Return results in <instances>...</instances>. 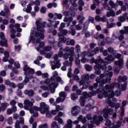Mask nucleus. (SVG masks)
<instances>
[{"label":"nucleus","instance_id":"obj_1","mask_svg":"<svg viewBox=\"0 0 128 128\" xmlns=\"http://www.w3.org/2000/svg\"><path fill=\"white\" fill-rule=\"evenodd\" d=\"M36 24L37 32H36L34 28L32 29L28 44L32 42L35 46L36 51L39 52L40 54L44 55L46 54V52L52 50V46H46L44 47L46 44L44 42H40V38L44 39V28H46V22H42V18H38Z\"/></svg>","mask_w":128,"mask_h":128},{"label":"nucleus","instance_id":"obj_2","mask_svg":"<svg viewBox=\"0 0 128 128\" xmlns=\"http://www.w3.org/2000/svg\"><path fill=\"white\" fill-rule=\"evenodd\" d=\"M114 73L112 72L105 71L103 74H100V78L98 77L96 80L98 83L100 84V88H98L96 92L94 90H92L91 92L88 93L86 92H83L82 95L84 96H82L80 97V104L81 106H84L85 104L84 102H86V98H92V96H94L96 94H98V98L102 99L104 98H106L108 93L106 91L102 88V84H106V82H110L112 80V76Z\"/></svg>","mask_w":128,"mask_h":128},{"label":"nucleus","instance_id":"obj_3","mask_svg":"<svg viewBox=\"0 0 128 128\" xmlns=\"http://www.w3.org/2000/svg\"><path fill=\"white\" fill-rule=\"evenodd\" d=\"M60 32L58 34V36H59V42L54 40V38H52V36H48L50 40H48V42L50 46H53L54 50H58V48L62 46V43L64 44L66 42V38L64 37V36H66L68 34V30L62 29V30H60Z\"/></svg>","mask_w":128,"mask_h":128},{"label":"nucleus","instance_id":"obj_4","mask_svg":"<svg viewBox=\"0 0 128 128\" xmlns=\"http://www.w3.org/2000/svg\"><path fill=\"white\" fill-rule=\"evenodd\" d=\"M50 110V106L44 102H42L40 103V107L38 108L36 106H34V108L30 110V113L33 114V116H35V118H36V116H38V110H39L42 114H44L46 113V118H52V113L50 111H49Z\"/></svg>","mask_w":128,"mask_h":128},{"label":"nucleus","instance_id":"obj_5","mask_svg":"<svg viewBox=\"0 0 128 128\" xmlns=\"http://www.w3.org/2000/svg\"><path fill=\"white\" fill-rule=\"evenodd\" d=\"M23 70H24V74L26 76L24 78V80H23V83H19L17 85L18 88L20 89L23 88L24 84H26L30 82L28 76H30V74H34V70L28 67V65H25Z\"/></svg>","mask_w":128,"mask_h":128},{"label":"nucleus","instance_id":"obj_6","mask_svg":"<svg viewBox=\"0 0 128 128\" xmlns=\"http://www.w3.org/2000/svg\"><path fill=\"white\" fill-rule=\"evenodd\" d=\"M58 74L56 71L52 73V76L50 78H48L45 80V81H42L40 84H57V86H58V82H60L61 84H64V82L62 78L60 76H58Z\"/></svg>","mask_w":128,"mask_h":128},{"label":"nucleus","instance_id":"obj_7","mask_svg":"<svg viewBox=\"0 0 128 128\" xmlns=\"http://www.w3.org/2000/svg\"><path fill=\"white\" fill-rule=\"evenodd\" d=\"M114 58H118V60H119L118 61H114V64H115V66H118V68L116 67L114 70V74H118L120 72V70L122 68V66L124 64V58H122V54H117Z\"/></svg>","mask_w":128,"mask_h":128},{"label":"nucleus","instance_id":"obj_8","mask_svg":"<svg viewBox=\"0 0 128 128\" xmlns=\"http://www.w3.org/2000/svg\"><path fill=\"white\" fill-rule=\"evenodd\" d=\"M115 86L116 88H120V90L124 92L126 90V83L122 84L118 82H112L110 86L108 84L106 85L105 88L106 90H114Z\"/></svg>","mask_w":128,"mask_h":128},{"label":"nucleus","instance_id":"obj_9","mask_svg":"<svg viewBox=\"0 0 128 128\" xmlns=\"http://www.w3.org/2000/svg\"><path fill=\"white\" fill-rule=\"evenodd\" d=\"M103 116L104 118L108 119L110 118L109 116H112V120H114L116 118V112L114 113V110L110 108H108V106L106 107L103 110Z\"/></svg>","mask_w":128,"mask_h":128},{"label":"nucleus","instance_id":"obj_10","mask_svg":"<svg viewBox=\"0 0 128 128\" xmlns=\"http://www.w3.org/2000/svg\"><path fill=\"white\" fill-rule=\"evenodd\" d=\"M47 85L48 86H40V88L42 90H50L51 94H54L56 89L58 88V83L56 82L55 84H52L50 82Z\"/></svg>","mask_w":128,"mask_h":128},{"label":"nucleus","instance_id":"obj_11","mask_svg":"<svg viewBox=\"0 0 128 128\" xmlns=\"http://www.w3.org/2000/svg\"><path fill=\"white\" fill-rule=\"evenodd\" d=\"M103 64V65L100 64L98 65H95L94 66V70H96L94 72L95 74H96L97 76H100V74L102 72L100 70H106V66H108V62H104Z\"/></svg>","mask_w":128,"mask_h":128},{"label":"nucleus","instance_id":"obj_12","mask_svg":"<svg viewBox=\"0 0 128 128\" xmlns=\"http://www.w3.org/2000/svg\"><path fill=\"white\" fill-rule=\"evenodd\" d=\"M64 52H69V53H65L63 55V58L64 60H68V58H70V56H74V47H66L64 50Z\"/></svg>","mask_w":128,"mask_h":128},{"label":"nucleus","instance_id":"obj_13","mask_svg":"<svg viewBox=\"0 0 128 128\" xmlns=\"http://www.w3.org/2000/svg\"><path fill=\"white\" fill-rule=\"evenodd\" d=\"M107 94L106 98H108L106 100H110L112 98H114V96H120V90H116L115 92L113 91V90H108V92L106 91Z\"/></svg>","mask_w":128,"mask_h":128},{"label":"nucleus","instance_id":"obj_14","mask_svg":"<svg viewBox=\"0 0 128 128\" xmlns=\"http://www.w3.org/2000/svg\"><path fill=\"white\" fill-rule=\"evenodd\" d=\"M34 100L31 99V102L26 100L24 101V110H30V112L31 110L34 108V107L32 108V106L34 105Z\"/></svg>","mask_w":128,"mask_h":128},{"label":"nucleus","instance_id":"obj_15","mask_svg":"<svg viewBox=\"0 0 128 128\" xmlns=\"http://www.w3.org/2000/svg\"><path fill=\"white\" fill-rule=\"evenodd\" d=\"M98 59H94V58H92L89 60V62L90 64H95L96 66H98V64H104L106 62L100 56H98Z\"/></svg>","mask_w":128,"mask_h":128},{"label":"nucleus","instance_id":"obj_16","mask_svg":"<svg viewBox=\"0 0 128 128\" xmlns=\"http://www.w3.org/2000/svg\"><path fill=\"white\" fill-rule=\"evenodd\" d=\"M20 24H16L14 26L12 24H10L9 26L10 28L11 29L10 34H16V30L14 29V28H15L17 30V32H22V28H20Z\"/></svg>","mask_w":128,"mask_h":128},{"label":"nucleus","instance_id":"obj_17","mask_svg":"<svg viewBox=\"0 0 128 128\" xmlns=\"http://www.w3.org/2000/svg\"><path fill=\"white\" fill-rule=\"evenodd\" d=\"M103 6L106 10H110V12H108L106 13L107 18H110V16H116L114 12L112 10V8L108 6V4H104Z\"/></svg>","mask_w":128,"mask_h":128},{"label":"nucleus","instance_id":"obj_18","mask_svg":"<svg viewBox=\"0 0 128 128\" xmlns=\"http://www.w3.org/2000/svg\"><path fill=\"white\" fill-rule=\"evenodd\" d=\"M103 120L104 118L102 116V115H100L98 116H94L92 120L90 121V122H92V124H97V126H98V124H100V122Z\"/></svg>","mask_w":128,"mask_h":128},{"label":"nucleus","instance_id":"obj_19","mask_svg":"<svg viewBox=\"0 0 128 128\" xmlns=\"http://www.w3.org/2000/svg\"><path fill=\"white\" fill-rule=\"evenodd\" d=\"M70 0L74 8H76L78 6V4L76 2L78 0ZM79 7L78 10H80V12H82V6H84V1L82 0H79L78 2Z\"/></svg>","mask_w":128,"mask_h":128},{"label":"nucleus","instance_id":"obj_20","mask_svg":"<svg viewBox=\"0 0 128 128\" xmlns=\"http://www.w3.org/2000/svg\"><path fill=\"white\" fill-rule=\"evenodd\" d=\"M59 96L60 97H58L56 100V104H60V102H63L66 98V94L64 92H61Z\"/></svg>","mask_w":128,"mask_h":128},{"label":"nucleus","instance_id":"obj_21","mask_svg":"<svg viewBox=\"0 0 128 128\" xmlns=\"http://www.w3.org/2000/svg\"><path fill=\"white\" fill-rule=\"evenodd\" d=\"M0 38L2 40L0 41V46H1L8 48V40H6L4 32L0 33Z\"/></svg>","mask_w":128,"mask_h":128},{"label":"nucleus","instance_id":"obj_22","mask_svg":"<svg viewBox=\"0 0 128 128\" xmlns=\"http://www.w3.org/2000/svg\"><path fill=\"white\" fill-rule=\"evenodd\" d=\"M60 117L62 116H64V113L62 112H60L58 114V115L56 116V117L54 118V120H56L57 122H58L59 124H64V120H62V119Z\"/></svg>","mask_w":128,"mask_h":128},{"label":"nucleus","instance_id":"obj_23","mask_svg":"<svg viewBox=\"0 0 128 128\" xmlns=\"http://www.w3.org/2000/svg\"><path fill=\"white\" fill-rule=\"evenodd\" d=\"M4 10L5 13L3 10L1 11L0 12V16H6V18H8L10 16V10H8V6H4Z\"/></svg>","mask_w":128,"mask_h":128},{"label":"nucleus","instance_id":"obj_24","mask_svg":"<svg viewBox=\"0 0 128 128\" xmlns=\"http://www.w3.org/2000/svg\"><path fill=\"white\" fill-rule=\"evenodd\" d=\"M81 80L80 82V86H82L84 84H86V81L90 80V75L88 74H83L81 76Z\"/></svg>","mask_w":128,"mask_h":128},{"label":"nucleus","instance_id":"obj_25","mask_svg":"<svg viewBox=\"0 0 128 128\" xmlns=\"http://www.w3.org/2000/svg\"><path fill=\"white\" fill-rule=\"evenodd\" d=\"M106 102L108 104L109 106H110V108H114L115 106L116 110H118V108L120 106V104L116 103L115 105L114 103L112 102V100H106Z\"/></svg>","mask_w":128,"mask_h":128},{"label":"nucleus","instance_id":"obj_26","mask_svg":"<svg viewBox=\"0 0 128 128\" xmlns=\"http://www.w3.org/2000/svg\"><path fill=\"white\" fill-rule=\"evenodd\" d=\"M48 20L50 22L47 24V26H48V28H52V26H54V28H58V26L60 24V21H57L54 22L52 21L50 19H48Z\"/></svg>","mask_w":128,"mask_h":128},{"label":"nucleus","instance_id":"obj_27","mask_svg":"<svg viewBox=\"0 0 128 128\" xmlns=\"http://www.w3.org/2000/svg\"><path fill=\"white\" fill-rule=\"evenodd\" d=\"M80 112V107L78 106H74L72 108V113L74 116H76Z\"/></svg>","mask_w":128,"mask_h":128},{"label":"nucleus","instance_id":"obj_28","mask_svg":"<svg viewBox=\"0 0 128 128\" xmlns=\"http://www.w3.org/2000/svg\"><path fill=\"white\" fill-rule=\"evenodd\" d=\"M20 124H24V118H22V117L20 118V121L17 120L16 122V123L14 124V128H20Z\"/></svg>","mask_w":128,"mask_h":128},{"label":"nucleus","instance_id":"obj_29","mask_svg":"<svg viewBox=\"0 0 128 128\" xmlns=\"http://www.w3.org/2000/svg\"><path fill=\"white\" fill-rule=\"evenodd\" d=\"M80 54H75V64L76 66H78V68H82V66L80 65Z\"/></svg>","mask_w":128,"mask_h":128},{"label":"nucleus","instance_id":"obj_30","mask_svg":"<svg viewBox=\"0 0 128 128\" xmlns=\"http://www.w3.org/2000/svg\"><path fill=\"white\" fill-rule=\"evenodd\" d=\"M104 60H107L108 62H107L108 64H110L112 62H114V60H116V58L112 56V54H109L107 57L105 58Z\"/></svg>","mask_w":128,"mask_h":128},{"label":"nucleus","instance_id":"obj_31","mask_svg":"<svg viewBox=\"0 0 128 128\" xmlns=\"http://www.w3.org/2000/svg\"><path fill=\"white\" fill-rule=\"evenodd\" d=\"M54 64H56V68H60L62 65L60 64V60H58V55L56 54L54 56Z\"/></svg>","mask_w":128,"mask_h":128},{"label":"nucleus","instance_id":"obj_32","mask_svg":"<svg viewBox=\"0 0 128 128\" xmlns=\"http://www.w3.org/2000/svg\"><path fill=\"white\" fill-rule=\"evenodd\" d=\"M72 16H69V18L68 16H66L64 19V22H68L67 26H70V22H72Z\"/></svg>","mask_w":128,"mask_h":128},{"label":"nucleus","instance_id":"obj_33","mask_svg":"<svg viewBox=\"0 0 128 128\" xmlns=\"http://www.w3.org/2000/svg\"><path fill=\"white\" fill-rule=\"evenodd\" d=\"M4 84L6 86H10V88H16V85L14 83L10 82L8 80H6Z\"/></svg>","mask_w":128,"mask_h":128},{"label":"nucleus","instance_id":"obj_34","mask_svg":"<svg viewBox=\"0 0 128 128\" xmlns=\"http://www.w3.org/2000/svg\"><path fill=\"white\" fill-rule=\"evenodd\" d=\"M84 16V12H82L80 14H79L78 16L77 20L79 21L80 24L84 22V20H85Z\"/></svg>","mask_w":128,"mask_h":128},{"label":"nucleus","instance_id":"obj_35","mask_svg":"<svg viewBox=\"0 0 128 128\" xmlns=\"http://www.w3.org/2000/svg\"><path fill=\"white\" fill-rule=\"evenodd\" d=\"M24 94L27 96H28L32 97L34 96V92L32 90H26L24 91Z\"/></svg>","mask_w":128,"mask_h":128},{"label":"nucleus","instance_id":"obj_36","mask_svg":"<svg viewBox=\"0 0 128 128\" xmlns=\"http://www.w3.org/2000/svg\"><path fill=\"white\" fill-rule=\"evenodd\" d=\"M126 16H128V13L125 12L123 16L118 17V20L121 22H125Z\"/></svg>","mask_w":128,"mask_h":128},{"label":"nucleus","instance_id":"obj_37","mask_svg":"<svg viewBox=\"0 0 128 128\" xmlns=\"http://www.w3.org/2000/svg\"><path fill=\"white\" fill-rule=\"evenodd\" d=\"M128 80L126 76H119L118 78V82H126Z\"/></svg>","mask_w":128,"mask_h":128},{"label":"nucleus","instance_id":"obj_38","mask_svg":"<svg viewBox=\"0 0 128 128\" xmlns=\"http://www.w3.org/2000/svg\"><path fill=\"white\" fill-rule=\"evenodd\" d=\"M4 57L2 58L3 62H6L8 60V58L10 56V53L8 51H5L4 52Z\"/></svg>","mask_w":128,"mask_h":128},{"label":"nucleus","instance_id":"obj_39","mask_svg":"<svg viewBox=\"0 0 128 128\" xmlns=\"http://www.w3.org/2000/svg\"><path fill=\"white\" fill-rule=\"evenodd\" d=\"M95 20H96V22H106V16L100 18V16H97L95 18Z\"/></svg>","mask_w":128,"mask_h":128},{"label":"nucleus","instance_id":"obj_40","mask_svg":"<svg viewBox=\"0 0 128 128\" xmlns=\"http://www.w3.org/2000/svg\"><path fill=\"white\" fill-rule=\"evenodd\" d=\"M122 126V121H118L116 123V125L114 124V122L113 123V124H111L110 126V128H118Z\"/></svg>","mask_w":128,"mask_h":128},{"label":"nucleus","instance_id":"obj_41","mask_svg":"<svg viewBox=\"0 0 128 128\" xmlns=\"http://www.w3.org/2000/svg\"><path fill=\"white\" fill-rule=\"evenodd\" d=\"M68 124L64 125L63 128H72V121L70 120H68L67 121Z\"/></svg>","mask_w":128,"mask_h":128},{"label":"nucleus","instance_id":"obj_42","mask_svg":"<svg viewBox=\"0 0 128 128\" xmlns=\"http://www.w3.org/2000/svg\"><path fill=\"white\" fill-rule=\"evenodd\" d=\"M62 13L65 16H72V14H74V13H72V11H62Z\"/></svg>","mask_w":128,"mask_h":128},{"label":"nucleus","instance_id":"obj_43","mask_svg":"<svg viewBox=\"0 0 128 128\" xmlns=\"http://www.w3.org/2000/svg\"><path fill=\"white\" fill-rule=\"evenodd\" d=\"M32 6H30V4H28L27 6V8H24L23 10L24 12H26L28 14H30V12H32Z\"/></svg>","mask_w":128,"mask_h":128},{"label":"nucleus","instance_id":"obj_44","mask_svg":"<svg viewBox=\"0 0 128 128\" xmlns=\"http://www.w3.org/2000/svg\"><path fill=\"white\" fill-rule=\"evenodd\" d=\"M120 34H128V26H124V30H120Z\"/></svg>","mask_w":128,"mask_h":128},{"label":"nucleus","instance_id":"obj_45","mask_svg":"<svg viewBox=\"0 0 128 128\" xmlns=\"http://www.w3.org/2000/svg\"><path fill=\"white\" fill-rule=\"evenodd\" d=\"M94 38H96V40H102L104 38V35L102 34H96L94 36Z\"/></svg>","mask_w":128,"mask_h":128},{"label":"nucleus","instance_id":"obj_46","mask_svg":"<svg viewBox=\"0 0 128 128\" xmlns=\"http://www.w3.org/2000/svg\"><path fill=\"white\" fill-rule=\"evenodd\" d=\"M70 30L69 31V34H71V36H75L76 35V30L74 29V26H70Z\"/></svg>","mask_w":128,"mask_h":128},{"label":"nucleus","instance_id":"obj_47","mask_svg":"<svg viewBox=\"0 0 128 128\" xmlns=\"http://www.w3.org/2000/svg\"><path fill=\"white\" fill-rule=\"evenodd\" d=\"M10 106V104L8 103L4 102V103H2L1 104V108L2 109V110L4 112Z\"/></svg>","mask_w":128,"mask_h":128},{"label":"nucleus","instance_id":"obj_48","mask_svg":"<svg viewBox=\"0 0 128 128\" xmlns=\"http://www.w3.org/2000/svg\"><path fill=\"white\" fill-rule=\"evenodd\" d=\"M75 42L74 40H70L66 42V44H68V46H74Z\"/></svg>","mask_w":128,"mask_h":128},{"label":"nucleus","instance_id":"obj_49","mask_svg":"<svg viewBox=\"0 0 128 128\" xmlns=\"http://www.w3.org/2000/svg\"><path fill=\"white\" fill-rule=\"evenodd\" d=\"M94 54H95L94 52L92 50H88L87 53L88 56H90V57L94 56Z\"/></svg>","mask_w":128,"mask_h":128},{"label":"nucleus","instance_id":"obj_50","mask_svg":"<svg viewBox=\"0 0 128 128\" xmlns=\"http://www.w3.org/2000/svg\"><path fill=\"white\" fill-rule=\"evenodd\" d=\"M128 42H127L123 41L120 43V48L122 46H123V48H128Z\"/></svg>","mask_w":128,"mask_h":128},{"label":"nucleus","instance_id":"obj_51","mask_svg":"<svg viewBox=\"0 0 128 128\" xmlns=\"http://www.w3.org/2000/svg\"><path fill=\"white\" fill-rule=\"evenodd\" d=\"M84 68H85L87 72H90V70H92V67L88 64H85Z\"/></svg>","mask_w":128,"mask_h":128},{"label":"nucleus","instance_id":"obj_52","mask_svg":"<svg viewBox=\"0 0 128 128\" xmlns=\"http://www.w3.org/2000/svg\"><path fill=\"white\" fill-rule=\"evenodd\" d=\"M64 48L62 47H60V52H58V56L60 58H62L64 56V53L62 52H64Z\"/></svg>","mask_w":128,"mask_h":128},{"label":"nucleus","instance_id":"obj_53","mask_svg":"<svg viewBox=\"0 0 128 128\" xmlns=\"http://www.w3.org/2000/svg\"><path fill=\"white\" fill-rule=\"evenodd\" d=\"M63 64L66 66H72V62H68V60H66L65 62L63 63Z\"/></svg>","mask_w":128,"mask_h":128},{"label":"nucleus","instance_id":"obj_54","mask_svg":"<svg viewBox=\"0 0 128 128\" xmlns=\"http://www.w3.org/2000/svg\"><path fill=\"white\" fill-rule=\"evenodd\" d=\"M64 108V106H60V105L56 106V110L57 112H59V110H62Z\"/></svg>","mask_w":128,"mask_h":128},{"label":"nucleus","instance_id":"obj_55","mask_svg":"<svg viewBox=\"0 0 128 128\" xmlns=\"http://www.w3.org/2000/svg\"><path fill=\"white\" fill-rule=\"evenodd\" d=\"M71 99L72 100H78V96L74 93H72L71 94Z\"/></svg>","mask_w":128,"mask_h":128},{"label":"nucleus","instance_id":"obj_56","mask_svg":"<svg viewBox=\"0 0 128 128\" xmlns=\"http://www.w3.org/2000/svg\"><path fill=\"white\" fill-rule=\"evenodd\" d=\"M88 86H90V83L88 82H86V84L84 83L83 84V86L82 88H81V90H86V88H88Z\"/></svg>","mask_w":128,"mask_h":128},{"label":"nucleus","instance_id":"obj_57","mask_svg":"<svg viewBox=\"0 0 128 128\" xmlns=\"http://www.w3.org/2000/svg\"><path fill=\"white\" fill-rule=\"evenodd\" d=\"M48 16L50 18V20H52V19L56 20V15H54V14L50 13L48 14Z\"/></svg>","mask_w":128,"mask_h":128},{"label":"nucleus","instance_id":"obj_58","mask_svg":"<svg viewBox=\"0 0 128 128\" xmlns=\"http://www.w3.org/2000/svg\"><path fill=\"white\" fill-rule=\"evenodd\" d=\"M76 52H78V54H80V45L78 44L76 45Z\"/></svg>","mask_w":128,"mask_h":128},{"label":"nucleus","instance_id":"obj_59","mask_svg":"<svg viewBox=\"0 0 128 128\" xmlns=\"http://www.w3.org/2000/svg\"><path fill=\"white\" fill-rule=\"evenodd\" d=\"M83 58L81 59V62L82 64H86V62H90V60L86 58Z\"/></svg>","mask_w":128,"mask_h":128},{"label":"nucleus","instance_id":"obj_60","mask_svg":"<svg viewBox=\"0 0 128 128\" xmlns=\"http://www.w3.org/2000/svg\"><path fill=\"white\" fill-rule=\"evenodd\" d=\"M54 16H55V18H56H56H58V20H62V14H60L55 13Z\"/></svg>","mask_w":128,"mask_h":128},{"label":"nucleus","instance_id":"obj_61","mask_svg":"<svg viewBox=\"0 0 128 128\" xmlns=\"http://www.w3.org/2000/svg\"><path fill=\"white\" fill-rule=\"evenodd\" d=\"M108 4L110 6H112V8H116V4H114V2H112V0H109Z\"/></svg>","mask_w":128,"mask_h":128},{"label":"nucleus","instance_id":"obj_62","mask_svg":"<svg viewBox=\"0 0 128 128\" xmlns=\"http://www.w3.org/2000/svg\"><path fill=\"white\" fill-rule=\"evenodd\" d=\"M14 50H15L16 52H20V50H22V46H20V45L15 46Z\"/></svg>","mask_w":128,"mask_h":128},{"label":"nucleus","instance_id":"obj_63","mask_svg":"<svg viewBox=\"0 0 128 128\" xmlns=\"http://www.w3.org/2000/svg\"><path fill=\"white\" fill-rule=\"evenodd\" d=\"M38 128H48V124L45 123L40 125Z\"/></svg>","mask_w":128,"mask_h":128},{"label":"nucleus","instance_id":"obj_64","mask_svg":"<svg viewBox=\"0 0 128 128\" xmlns=\"http://www.w3.org/2000/svg\"><path fill=\"white\" fill-rule=\"evenodd\" d=\"M106 126H108V128H110V126H112V124H112V122H110V120H106V122L105 124Z\"/></svg>","mask_w":128,"mask_h":128}]
</instances>
